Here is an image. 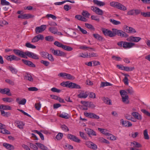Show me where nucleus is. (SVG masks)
Instances as JSON below:
<instances>
[{
    "label": "nucleus",
    "mask_w": 150,
    "mask_h": 150,
    "mask_svg": "<svg viewBox=\"0 0 150 150\" xmlns=\"http://www.w3.org/2000/svg\"><path fill=\"white\" fill-rule=\"evenodd\" d=\"M34 132H35L38 134L39 135L42 140H44V136L43 134L41 132H40L38 131L37 130H35Z\"/></svg>",
    "instance_id": "53"
},
{
    "label": "nucleus",
    "mask_w": 150,
    "mask_h": 150,
    "mask_svg": "<svg viewBox=\"0 0 150 150\" xmlns=\"http://www.w3.org/2000/svg\"><path fill=\"white\" fill-rule=\"evenodd\" d=\"M129 97L128 95L122 97V102L128 104L129 103V100H128Z\"/></svg>",
    "instance_id": "30"
},
{
    "label": "nucleus",
    "mask_w": 150,
    "mask_h": 150,
    "mask_svg": "<svg viewBox=\"0 0 150 150\" xmlns=\"http://www.w3.org/2000/svg\"><path fill=\"white\" fill-rule=\"evenodd\" d=\"M52 52L54 55L64 57L66 55V54L64 52L59 50H55L54 49H51Z\"/></svg>",
    "instance_id": "3"
},
{
    "label": "nucleus",
    "mask_w": 150,
    "mask_h": 150,
    "mask_svg": "<svg viewBox=\"0 0 150 150\" xmlns=\"http://www.w3.org/2000/svg\"><path fill=\"white\" fill-rule=\"evenodd\" d=\"M6 58L7 60L9 61H11L12 60H15V56L14 55H12L9 56L8 55L6 56Z\"/></svg>",
    "instance_id": "44"
},
{
    "label": "nucleus",
    "mask_w": 150,
    "mask_h": 150,
    "mask_svg": "<svg viewBox=\"0 0 150 150\" xmlns=\"http://www.w3.org/2000/svg\"><path fill=\"white\" fill-rule=\"evenodd\" d=\"M54 45L56 46L62 48L63 45L57 41H55L54 43Z\"/></svg>",
    "instance_id": "56"
},
{
    "label": "nucleus",
    "mask_w": 150,
    "mask_h": 150,
    "mask_svg": "<svg viewBox=\"0 0 150 150\" xmlns=\"http://www.w3.org/2000/svg\"><path fill=\"white\" fill-rule=\"evenodd\" d=\"M13 51L15 54L21 57H22L25 53V52L18 50L14 49Z\"/></svg>",
    "instance_id": "19"
},
{
    "label": "nucleus",
    "mask_w": 150,
    "mask_h": 150,
    "mask_svg": "<svg viewBox=\"0 0 150 150\" xmlns=\"http://www.w3.org/2000/svg\"><path fill=\"white\" fill-rule=\"evenodd\" d=\"M5 81L9 85L12 86H13L15 84L14 82L12 80L10 79H6L5 80Z\"/></svg>",
    "instance_id": "49"
},
{
    "label": "nucleus",
    "mask_w": 150,
    "mask_h": 150,
    "mask_svg": "<svg viewBox=\"0 0 150 150\" xmlns=\"http://www.w3.org/2000/svg\"><path fill=\"white\" fill-rule=\"evenodd\" d=\"M104 103H105L109 105H111L112 103L110 102V100L108 98L104 97L103 99Z\"/></svg>",
    "instance_id": "40"
},
{
    "label": "nucleus",
    "mask_w": 150,
    "mask_h": 150,
    "mask_svg": "<svg viewBox=\"0 0 150 150\" xmlns=\"http://www.w3.org/2000/svg\"><path fill=\"white\" fill-rule=\"evenodd\" d=\"M25 54L29 57H31L35 59H38L39 57L38 56L33 53L29 51H26Z\"/></svg>",
    "instance_id": "8"
},
{
    "label": "nucleus",
    "mask_w": 150,
    "mask_h": 150,
    "mask_svg": "<svg viewBox=\"0 0 150 150\" xmlns=\"http://www.w3.org/2000/svg\"><path fill=\"white\" fill-rule=\"evenodd\" d=\"M1 93L3 94H6L8 96L11 95L10 92V90L8 88H5L4 89L1 88Z\"/></svg>",
    "instance_id": "16"
},
{
    "label": "nucleus",
    "mask_w": 150,
    "mask_h": 150,
    "mask_svg": "<svg viewBox=\"0 0 150 150\" xmlns=\"http://www.w3.org/2000/svg\"><path fill=\"white\" fill-rule=\"evenodd\" d=\"M62 48L64 50L68 51H71L73 50V48L72 47L63 45Z\"/></svg>",
    "instance_id": "31"
},
{
    "label": "nucleus",
    "mask_w": 150,
    "mask_h": 150,
    "mask_svg": "<svg viewBox=\"0 0 150 150\" xmlns=\"http://www.w3.org/2000/svg\"><path fill=\"white\" fill-rule=\"evenodd\" d=\"M120 123L122 124V126L126 127H129L132 125V123L130 122L124 121L123 119L121 120Z\"/></svg>",
    "instance_id": "13"
},
{
    "label": "nucleus",
    "mask_w": 150,
    "mask_h": 150,
    "mask_svg": "<svg viewBox=\"0 0 150 150\" xmlns=\"http://www.w3.org/2000/svg\"><path fill=\"white\" fill-rule=\"evenodd\" d=\"M113 32H114L115 36L117 35L121 37L127 38L128 36V34L126 33L123 32V31L118 30L116 29H112Z\"/></svg>",
    "instance_id": "1"
},
{
    "label": "nucleus",
    "mask_w": 150,
    "mask_h": 150,
    "mask_svg": "<svg viewBox=\"0 0 150 150\" xmlns=\"http://www.w3.org/2000/svg\"><path fill=\"white\" fill-rule=\"evenodd\" d=\"M9 69L13 74H16L18 72L17 70L12 66H9Z\"/></svg>",
    "instance_id": "43"
},
{
    "label": "nucleus",
    "mask_w": 150,
    "mask_h": 150,
    "mask_svg": "<svg viewBox=\"0 0 150 150\" xmlns=\"http://www.w3.org/2000/svg\"><path fill=\"white\" fill-rule=\"evenodd\" d=\"M88 58H90L91 57H97L98 56L97 54L91 52L88 54L87 53Z\"/></svg>",
    "instance_id": "42"
},
{
    "label": "nucleus",
    "mask_w": 150,
    "mask_h": 150,
    "mask_svg": "<svg viewBox=\"0 0 150 150\" xmlns=\"http://www.w3.org/2000/svg\"><path fill=\"white\" fill-rule=\"evenodd\" d=\"M98 129L102 134L107 136L109 135V134L108 133L107 130L100 128H98Z\"/></svg>",
    "instance_id": "29"
},
{
    "label": "nucleus",
    "mask_w": 150,
    "mask_h": 150,
    "mask_svg": "<svg viewBox=\"0 0 150 150\" xmlns=\"http://www.w3.org/2000/svg\"><path fill=\"white\" fill-rule=\"evenodd\" d=\"M68 86L70 88H75L76 89H80L81 88L80 86L75 83L70 82L68 81Z\"/></svg>",
    "instance_id": "15"
},
{
    "label": "nucleus",
    "mask_w": 150,
    "mask_h": 150,
    "mask_svg": "<svg viewBox=\"0 0 150 150\" xmlns=\"http://www.w3.org/2000/svg\"><path fill=\"white\" fill-rule=\"evenodd\" d=\"M116 8H117L124 11L127 10V8L125 6L118 2Z\"/></svg>",
    "instance_id": "25"
},
{
    "label": "nucleus",
    "mask_w": 150,
    "mask_h": 150,
    "mask_svg": "<svg viewBox=\"0 0 150 150\" xmlns=\"http://www.w3.org/2000/svg\"><path fill=\"white\" fill-rule=\"evenodd\" d=\"M93 2L95 4L99 6H103L105 5V3L104 2L98 0H93Z\"/></svg>",
    "instance_id": "22"
},
{
    "label": "nucleus",
    "mask_w": 150,
    "mask_h": 150,
    "mask_svg": "<svg viewBox=\"0 0 150 150\" xmlns=\"http://www.w3.org/2000/svg\"><path fill=\"white\" fill-rule=\"evenodd\" d=\"M120 94L121 95L122 97L126 96L127 95V92L126 91L124 90H121L120 91Z\"/></svg>",
    "instance_id": "51"
},
{
    "label": "nucleus",
    "mask_w": 150,
    "mask_h": 150,
    "mask_svg": "<svg viewBox=\"0 0 150 150\" xmlns=\"http://www.w3.org/2000/svg\"><path fill=\"white\" fill-rule=\"evenodd\" d=\"M34 16L29 14H25L23 15H20L18 16V18H21L22 19H28L30 18H33Z\"/></svg>",
    "instance_id": "10"
},
{
    "label": "nucleus",
    "mask_w": 150,
    "mask_h": 150,
    "mask_svg": "<svg viewBox=\"0 0 150 150\" xmlns=\"http://www.w3.org/2000/svg\"><path fill=\"white\" fill-rule=\"evenodd\" d=\"M79 132L80 136L83 139L85 140H87L88 139V138L87 137L86 134L81 132Z\"/></svg>",
    "instance_id": "35"
},
{
    "label": "nucleus",
    "mask_w": 150,
    "mask_h": 150,
    "mask_svg": "<svg viewBox=\"0 0 150 150\" xmlns=\"http://www.w3.org/2000/svg\"><path fill=\"white\" fill-rule=\"evenodd\" d=\"M131 143L133 145L132 148H139L141 147L142 146L141 144L136 141H133Z\"/></svg>",
    "instance_id": "24"
},
{
    "label": "nucleus",
    "mask_w": 150,
    "mask_h": 150,
    "mask_svg": "<svg viewBox=\"0 0 150 150\" xmlns=\"http://www.w3.org/2000/svg\"><path fill=\"white\" fill-rule=\"evenodd\" d=\"M75 78L73 76L71 75V74L67 73L66 77V79H68L71 80V79H74Z\"/></svg>",
    "instance_id": "57"
},
{
    "label": "nucleus",
    "mask_w": 150,
    "mask_h": 150,
    "mask_svg": "<svg viewBox=\"0 0 150 150\" xmlns=\"http://www.w3.org/2000/svg\"><path fill=\"white\" fill-rule=\"evenodd\" d=\"M126 91L127 92V94H129L130 95L133 94L134 93V91L132 88L127 89L126 90Z\"/></svg>",
    "instance_id": "63"
},
{
    "label": "nucleus",
    "mask_w": 150,
    "mask_h": 150,
    "mask_svg": "<svg viewBox=\"0 0 150 150\" xmlns=\"http://www.w3.org/2000/svg\"><path fill=\"white\" fill-rule=\"evenodd\" d=\"M88 94L86 93H81L78 95V97L80 98H86L88 96Z\"/></svg>",
    "instance_id": "33"
},
{
    "label": "nucleus",
    "mask_w": 150,
    "mask_h": 150,
    "mask_svg": "<svg viewBox=\"0 0 150 150\" xmlns=\"http://www.w3.org/2000/svg\"><path fill=\"white\" fill-rule=\"evenodd\" d=\"M102 31L103 34L106 36H108L110 37H113L115 36L114 32L108 30V29L103 28Z\"/></svg>",
    "instance_id": "2"
},
{
    "label": "nucleus",
    "mask_w": 150,
    "mask_h": 150,
    "mask_svg": "<svg viewBox=\"0 0 150 150\" xmlns=\"http://www.w3.org/2000/svg\"><path fill=\"white\" fill-rule=\"evenodd\" d=\"M135 45V43L132 42H124L123 45V47L125 49L130 48Z\"/></svg>",
    "instance_id": "12"
},
{
    "label": "nucleus",
    "mask_w": 150,
    "mask_h": 150,
    "mask_svg": "<svg viewBox=\"0 0 150 150\" xmlns=\"http://www.w3.org/2000/svg\"><path fill=\"white\" fill-rule=\"evenodd\" d=\"M22 61L25 64L32 67H35V65L30 61L27 60L25 59H22Z\"/></svg>",
    "instance_id": "17"
},
{
    "label": "nucleus",
    "mask_w": 150,
    "mask_h": 150,
    "mask_svg": "<svg viewBox=\"0 0 150 150\" xmlns=\"http://www.w3.org/2000/svg\"><path fill=\"white\" fill-rule=\"evenodd\" d=\"M1 109H2L3 110H10L11 108V107L9 105H1Z\"/></svg>",
    "instance_id": "28"
},
{
    "label": "nucleus",
    "mask_w": 150,
    "mask_h": 150,
    "mask_svg": "<svg viewBox=\"0 0 150 150\" xmlns=\"http://www.w3.org/2000/svg\"><path fill=\"white\" fill-rule=\"evenodd\" d=\"M24 79L30 81H32L33 80V78L31 75L29 74L26 73L25 75Z\"/></svg>",
    "instance_id": "27"
},
{
    "label": "nucleus",
    "mask_w": 150,
    "mask_h": 150,
    "mask_svg": "<svg viewBox=\"0 0 150 150\" xmlns=\"http://www.w3.org/2000/svg\"><path fill=\"white\" fill-rule=\"evenodd\" d=\"M15 123L17 125V127L21 129H23V126L25 125V124L23 122L20 121L16 120L15 122Z\"/></svg>",
    "instance_id": "18"
},
{
    "label": "nucleus",
    "mask_w": 150,
    "mask_h": 150,
    "mask_svg": "<svg viewBox=\"0 0 150 150\" xmlns=\"http://www.w3.org/2000/svg\"><path fill=\"white\" fill-rule=\"evenodd\" d=\"M112 84L108 82H102L101 83L100 87H102L107 86H112Z\"/></svg>",
    "instance_id": "32"
},
{
    "label": "nucleus",
    "mask_w": 150,
    "mask_h": 150,
    "mask_svg": "<svg viewBox=\"0 0 150 150\" xmlns=\"http://www.w3.org/2000/svg\"><path fill=\"white\" fill-rule=\"evenodd\" d=\"M5 102L11 103L13 101V99L11 98H4L2 99Z\"/></svg>",
    "instance_id": "41"
},
{
    "label": "nucleus",
    "mask_w": 150,
    "mask_h": 150,
    "mask_svg": "<svg viewBox=\"0 0 150 150\" xmlns=\"http://www.w3.org/2000/svg\"><path fill=\"white\" fill-rule=\"evenodd\" d=\"M46 28L45 25H42L40 26L37 27L35 29V33L37 34L42 33L45 30Z\"/></svg>",
    "instance_id": "6"
},
{
    "label": "nucleus",
    "mask_w": 150,
    "mask_h": 150,
    "mask_svg": "<svg viewBox=\"0 0 150 150\" xmlns=\"http://www.w3.org/2000/svg\"><path fill=\"white\" fill-rule=\"evenodd\" d=\"M49 30L52 33L54 34L57 33L58 31L57 28L55 27L50 28H49Z\"/></svg>",
    "instance_id": "39"
},
{
    "label": "nucleus",
    "mask_w": 150,
    "mask_h": 150,
    "mask_svg": "<svg viewBox=\"0 0 150 150\" xmlns=\"http://www.w3.org/2000/svg\"><path fill=\"white\" fill-rule=\"evenodd\" d=\"M84 115L89 118L98 119L100 118L99 116L96 114L92 112H84Z\"/></svg>",
    "instance_id": "4"
},
{
    "label": "nucleus",
    "mask_w": 150,
    "mask_h": 150,
    "mask_svg": "<svg viewBox=\"0 0 150 150\" xmlns=\"http://www.w3.org/2000/svg\"><path fill=\"white\" fill-rule=\"evenodd\" d=\"M51 91L54 92L59 93L61 91V90L58 89L56 88L53 87L51 89Z\"/></svg>",
    "instance_id": "62"
},
{
    "label": "nucleus",
    "mask_w": 150,
    "mask_h": 150,
    "mask_svg": "<svg viewBox=\"0 0 150 150\" xmlns=\"http://www.w3.org/2000/svg\"><path fill=\"white\" fill-rule=\"evenodd\" d=\"M60 117L66 119H68L69 117V116L68 114L64 112H62L61 114H60Z\"/></svg>",
    "instance_id": "45"
},
{
    "label": "nucleus",
    "mask_w": 150,
    "mask_h": 150,
    "mask_svg": "<svg viewBox=\"0 0 150 150\" xmlns=\"http://www.w3.org/2000/svg\"><path fill=\"white\" fill-rule=\"evenodd\" d=\"M85 130L86 131L89 137H90L91 135L94 136L96 135V132L92 129L88 128H86L85 129Z\"/></svg>",
    "instance_id": "14"
},
{
    "label": "nucleus",
    "mask_w": 150,
    "mask_h": 150,
    "mask_svg": "<svg viewBox=\"0 0 150 150\" xmlns=\"http://www.w3.org/2000/svg\"><path fill=\"white\" fill-rule=\"evenodd\" d=\"M75 18L78 20L83 22H87L88 20L86 18L80 15H77L75 16Z\"/></svg>",
    "instance_id": "21"
},
{
    "label": "nucleus",
    "mask_w": 150,
    "mask_h": 150,
    "mask_svg": "<svg viewBox=\"0 0 150 150\" xmlns=\"http://www.w3.org/2000/svg\"><path fill=\"white\" fill-rule=\"evenodd\" d=\"M134 69V67H124V70L127 71H132Z\"/></svg>",
    "instance_id": "54"
},
{
    "label": "nucleus",
    "mask_w": 150,
    "mask_h": 150,
    "mask_svg": "<svg viewBox=\"0 0 150 150\" xmlns=\"http://www.w3.org/2000/svg\"><path fill=\"white\" fill-rule=\"evenodd\" d=\"M82 15L85 18H88L90 16V14L87 11L83 10L81 13Z\"/></svg>",
    "instance_id": "34"
},
{
    "label": "nucleus",
    "mask_w": 150,
    "mask_h": 150,
    "mask_svg": "<svg viewBox=\"0 0 150 150\" xmlns=\"http://www.w3.org/2000/svg\"><path fill=\"white\" fill-rule=\"evenodd\" d=\"M126 32L130 33H135L136 32L135 29L130 27L129 28V30L126 31Z\"/></svg>",
    "instance_id": "58"
},
{
    "label": "nucleus",
    "mask_w": 150,
    "mask_h": 150,
    "mask_svg": "<svg viewBox=\"0 0 150 150\" xmlns=\"http://www.w3.org/2000/svg\"><path fill=\"white\" fill-rule=\"evenodd\" d=\"M143 135L144 138L145 139L148 140L149 139V137L148 134V131L147 129H146L144 131Z\"/></svg>",
    "instance_id": "38"
},
{
    "label": "nucleus",
    "mask_w": 150,
    "mask_h": 150,
    "mask_svg": "<svg viewBox=\"0 0 150 150\" xmlns=\"http://www.w3.org/2000/svg\"><path fill=\"white\" fill-rule=\"evenodd\" d=\"M40 62L43 64L46 67L48 66L50 64L49 62L46 61H44L43 60H41L40 61Z\"/></svg>",
    "instance_id": "60"
},
{
    "label": "nucleus",
    "mask_w": 150,
    "mask_h": 150,
    "mask_svg": "<svg viewBox=\"0 0 150 150\" xmlns=\"http://www.w3.org/2000/svg\"><path fill=\"white\" fill-rule=\"evenodd\" d=\"M85 24L86 27L87 28L93 30H95L94 28L92 25L88 24V23H85Z\"/></svg>",
    "instance_id": "50"
},
{
    "label": "nucleus",
    "mask_w": 150,
    "mask_h": 150,
    "mask_svg": "<svg viewBox=\"0 0 150 150\" xmlns=\"http://www.w3.org/2000/svg\"><path fill=\"white\" fill-rule=\"evenodd\" d=\"M91 9L97 15L101 16L103 14V10L98 7L92 6L91 7Z\"/></svg>",
    "instance_id": "5"
},
{
    "label": "nucleus",
    "mask_w": 150,
    "mask_h": 150,
    "mask_svg": "<svg viewBox=\"0 0 150 150\" xmlns=\"http://www.w3.org/2000/svg\"><path fill=\"white\" fill-rule=\"evenodd\" d=\"M68 138L70 139L71 140L77 143H80L81 140L74 135L71 134H69L67 136Z\"/></svg>",
    "instance_id": "9"
},
{
    "label": "nucleus",
    "mask_w": 150,
    "mask_h": 150,
    "mask_svg": "<svg viewBox=\"0 0 150 150\" xmlns=\"http://www.w3.org/2000/svg\"><path fill=\"white\" fill-rule=\"evenodd\" d=\"M6 126L1 123V133L7 134H10V132L6 129Z\"/></svg>",
    "instance_id": "11"
},
{
    "label": "nucleus",
    "mask_w": 150,
    "mask_h": 150,
    "mask_svg": "<svg viewBox=\"0 0 150 150\" xmlns=\"http://www.w3.org/2000/svg\"><path fill=\"white\" fill-rule=\"evenodd\" d=\"M1 115L5 117H8L11 115L9 112H5L3 110H1Z\"/></svg>",
    "instance_id": "36"
},
{
    "label": "nucleus",
    "mask_w": 150,
    "mask_h": 150,
    "mask_svg": "<svg viewBox=\"0 0 150 150\" xmlns=\"http://www.w3.org/2000/svg\"><path fill=\"white\" fill-rule=\"evenodd\" d=\"M132 115L135 119L139 120L142 119V116L137 112H133L132 113Z\"/></svg>",
    "instance_id": "20"
},
{
    "label": "nucleus",
    "mask_w": 150,
    "mask_h": 150,
    "mask_svg": "<svg viewBox=\"0 0 150 150\" xmlns=\"http://www.w3.org/2000/svg\"><path fill=\"white\" fill-rule=\"evenodd\" d=\"M40 54L42 57L45 58H47L49 54L47 52L43 51L40 53Z\"/></svg>",
    "instance_id": "55"
},
{
    "label": "nucleus",
    "mask_w": 150,
    "mask_h": 150,
    "mask_svg": "<svg viewBox=\"0 0 150 150\" xmlns=\"http://www.w3.org/2000/svg\"><path fill=\"white\" fill-rule=\"evenodd\" d=\"M63 137V134L62 133L59 132L56 135V138L58 140H60L62 139Z\"/></svg>",
    "instance_id": "52"
},
{
    "label": "nucleus",
    "mask_w": 150,
    "mask_h": 150,
    "mask_svg": "<svg viewBox=\"0 0 150 150\" xmlns=\"http://www.w3.org/2000/svg\"><path fill=\"white\" fill-rule=\"evenodd\" d=\"M110 21L111 23L114 25H118L121 24V22L120 21L114 19H110Z\"/></svg>",
    "instance_id": "47"
},
{
    "label": "nucleus",
    "mask_w": 150,
    "mask_h": 150,
    "mask_svg": "<svg viewBox=\"0 0 150 150\" xmlns=\"http://www.w3.org/2000/svg\"><path fill=\"white\" fill-rule=\"evenodd\" d=\"M25 46L28 48L32 49H35L36 48V46L33 45L29 42H27L25 44Z\"/></svg>",
    "instance_id": "46"
},
{
    "label": "nucleus",
    "mask_w": 150,
    "mask_h": 150,
    "mask_svg": "<svg viewBox=\"0 0 150 150\" xmlns=\"http://www.w3.org/2000/svg\"><path fill=\"white\" fill-rule=\"evenodd\" d=\"M67 73H60L58 75V76L62 77L64 79H66Z\"/></svg>",
    "instance_id": "59"
},
{
    "label": "nucleus",
    "mask_w": 150,
    "mask_h": 150,
    "mask_svg": "<svg viewBox=\"0 0 150 150\" xmlns=\"http://www.w3.org/2000/svg\"><path fill=\"white\" fill-rule=\"evenodd\" d=\"M1 4L3 6H8L10 5V3L6 0H1Z\"/></svg>",
    "instance_id": "48"
},
{
    "label": "nucleus",
    "mask_w": 150,
    "mask_h": 150,
    "mask_svg": "<svg viewBox=\"0 0 150 150\" xmlns=\"http://www.w3.org/2000/svg\"><path fill=\"white\" fill-rule=\"evenodd\" d=\"M93 37L98 40L101 41L103 39V37L98 34H93Z\"/></svg>",
    "instance_id": "37"
},
{
    "label": "nucleus",
    "mask_w": 150,
    "mask_h": 150,
    "mask_svg": "<svg viewBox=\"0 0 150 150\" xmlns=\"http://www.w3.org/2000/svg\"><path fill=\"white\" fill-rule=\"evenodd\" d=\"M30 147L31 149L34 150H37L38 148L37 146L35 145L33 143L30 144Z\"/></svg>",
    "instance_id": "64"
},
{
    "label": "nucleus",
    "mask_w": 150,
    "mask_h": 150,
    "mask_svg": "<svg viewBox=\"0 0 150 150\" xmlns=\"http://www.w3.org/2000/svg\"><path fill=\"white\" fill-rule=\"evenodd\" d=\"M3 145L6 149L11 150L14 149V147L13 145L7 143H4Z\"/></svg>",
    "instance_id": "23"
},
{
    "label": "nucleus",
    "mask_w": 150,
    "mask_h": 150,
    "mask_svg": "<svg viewBox=\"0 0 150 150\" xmlns=\"http://www.w3.org/2000/svg\"><path fill=\"white\" fill-rule=\"evenodd\" d=\"M141 38L139 37L131 36L127 38V41L129 42H137L141 40Z\"/></svg>",
    "instance_id": "7"
},
{
    "label": "nucleus",
    "mask_w": 150,
    "mask_h": 150,
    "mask_svg": "<svg viewBox=\"0 0 150 150\" xmlns=\"http://www.w3.org/2000/svg\"><path fill=\"white\" fill-rule=\"evenodd\" d=\"M62 129L65 132H67L69 131L68 127L65 125H62L61 126Z\"/></svg>",
    "instance_id": "61"
},
{
    "label": "nucleus",
    "mask_w": 150,
    "mask_h": 150,
    "mask_svg": "<svg viewBox=\"0 0 150 150\" xmlns=\"http://www.w3.org/2000/svg\"><path fill=\"white\" fill-rule=\"evenodd\" d=\"M35 144L38 147L42 150H49L46 146L42 144L36 143Z\"/></svg>",
    "instance_id": "26"
}]
</instances>
